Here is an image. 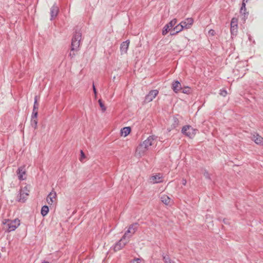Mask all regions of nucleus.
Wrapping results in <instances>:
<instances>
[{"label":"nucleus","instance_id":"f257e3e1","mask_svg":"<svg viewBox=\"0 0 263 263\" xmlns=\"http://www.w3.org/2000/svg\"><path fill=\"white\" fill-rule=\"evenodd\" d=\"M3 224L6 227V232H10L14 231L20 224V221L18 218L14 220L4 219Z\"/></svg>","mask_w":263,"mask_h":263},{"label":"nucleus","instance_id":"f03ea898","mask_svg":"<svg viewBox=\"0 0 263 263\" xmlns=\"http://www.w3.org/2000/svg\"><path fill=\"white\" fill-rule=\"evenodd\" d=\"M81 36V32L80 31L76 30L71 40V51H75L79 50Z\"/></svg>","mask_w":263,"mask_h":263},{"label":"nucleus","instance_id":"7ed1b4c3","mask_svg":"<svg viewBox=\"0 0 263 263\" xmlns=\"http://www.w3.org/2000/svg\"><path fill=\"white\" fill-rule=\"evenodd\" d=\"M156 139L154 136H149L146 140L140 143L137 147L136 152H139V153H144L148 148L149 146L153 145L154 140Z\"/></svg>","mask_w":263,"mask_h":263},{"label":"nucleus","instance_id":"20e7f679","mask_svg":"<svg viewBox=\"0 0 263 263\" xmlns=\"http://www.w3.org/2000/svg\"><path fill=\"white\" fill-rule=\"evenodd\" d=\"M196 129L189 125L183 126L181 130V132L183 134L190 138H192L194 137L196 135Z\"/></svg>","mask_w":263,"mask_h":263},{"label":"nucleus","instance_id":"39448f33","mask_svg":"<svg viewBox=\"0 0 263 263\" xmlns=\"http://www.w3.org/2000/svg\"><path fill=\"white\" fill-rule=\"evenodd\" d=\"M139 226V224L137 222L130 224L123 236L126 238H129L137 231Z\"/></svg>","mask_w":263,"mask_h":263},{"label":"nucleus","instance_id":"423d86ee","mask_svg":"<svg viewBox=\"0 0 263 263\" xmlns=\"http://www.w3.org/2000/svg\"><path fill=\"white\" fill-rule=\"evenodd\" d=\"M29 191L27 186H25L20 190L19 197H18V201L19 202H25L29 195Z\"/></svg>","mask_w":263,"mask_h":263},{"label":"nucleus","instance_id":"0eeeda50","mask_svg":"<svg viewBox=\"0 0 263 263\" xmlns=\"http://www.w3.org/2000/svg\"><path fill=\"white\" fill-rule=\"evenodd\" d=\"M176 23L177 20L176 18H174L171 21L168 23L166 24L162 29V35H166L170 31H171L172 28L176 25Z\"/></svg>","mask_w":263,"mask_h":263},{"label":"nucleus","instance_id":"6e6552de","mask_svg":"<svg viewBox=\"0 0 263 263\" xmlns=\"http://www.w3.org/2000/svg\"><path fill=\"white\" fill-rule=\"evenodd\" d=\"M126 238L123 236L119 241H118L114 247V251H118L122 249L128 242Z\"/></svg>","mask_w":263,"mask_h":263},{"label":"nucleus","instance_id":"1a4fd4ad","mask_svg":"<svg viewBox=\"0 0 263 263\" xmlns=\"http://www.w3.org/2000/svg\"><path fill=\"white\" fill-rule=\"evenodd\" d=\"M158 94V91L156 89L151 90L149 93L145 96L144 102L148 103L153 101V100Z\"/></svg>","mask_w":263,"mask_h":263},{"label":"nucleus","instance_id":"9d476101","mask_svg":"<svg viewBox=\"0 0 263 263\" xmlns=\"http://www.w3.org/2000/svg\"><path fill=\"white\" fill-rule=\"evenodd\" d=\"M59 12V7L56 4H54L50 8V20L54 19L57 16Z\"/></svg>","mask_w":263,"mask_h":263},{"label":"nucleus","instance_id":"9b49d317","mask_svg":"<svg viewBox=\"0 0 263 263\" xmlns=\"http://www.w3.org/2000/svg\"><path fill=\"white\" fill-rule=\"evenodd\" d=\"M25 166L23 165L18 168L16 173L18 176V179L22 181L26 179V177H23V175L26 174Z\"/></svg>","mask_w":263,"mask_h":263},{"label":"nucleus","instance_id":"f8f14e48","mask_svg":"<svg viewBox=\"0 0 263 263\" xmlns=\"http://www.w3.org/2000/svg\"><path fill=\"white\" fill-rule=\"evenodd\" d=\"M194 20L192 18H187L185 21H182L180 23L183 29L190 28L193 25Z\"/></svg>","mask_w":263,"mask_h":263},{"label":"nucleus","instance_id":"ddd939ff","mask_svg":"<svg viewBox=\"0 0 263 263\" xmlns=\"http://www.w3.org/2000/svg\"><path fill=\"white\" fill-rule=\"evenodd\" d=\"M129 44V41L126 40L121 43L120 45V51L121 54H125L127 53Z\"/></svg>","mask_w":263,"mask_h":263},{"label":"nucleus","instance_id":"4468645a","mask_svg":"<svg viewBox=\"0 0 263 263\" xmlns=\"http://www.w3.org/2000/svg\"><path fill=\"white\" fill-rule=\"evenodd\" d=\"M172 89L173 91L177 93L182 89L181 83L178 81H175L172 83Z\"/></svg>","mask_w":263,"mask_h":263},{"label":"nucleus","instance_id":"2eb2a0df","mask_svg":"<svg viewBox=\"0 0 263 263\" xmlns=\"http://www.w3.org/2000/svg\"><path fill=\"white\" fill-rule=\"evenodd\" d=\"M252 139L258 145H261L263 144V138L257 134L253 135Z\"/></svg>","mask_w":263,"mask_h":263},{"label":"nucleus","instance_id":"dca6fc26","mask_svg":"<svg viewBox=\"0 0 263 263\" xmlns=\"http://www.w3.org/2000/svg\"><path fill=\"white\" fill-rule=\"evenodd\" d=\"M162 181V176L160 174L153 176L151 178V181L153 183H160Z\"/></svg>","mask_w":263,"mask_h":263},{"label":"nucleus","instance_id":"f3484780","mask_svg":"<svg viewBox=\"0 0 263 263\" xmlns=\"http://www.w3.org/2000/svg\"><path fill=\"white\" fill-rule=\"evenodd\" d=\"M57 197V193L55 191H52L47 197V201L49 204H52L54 202V199Z\"/></svg>","mask_w":263,"mask_h":263},{"label":"nucleus","instance_id":"a211bd4d","mask_svg":"<svg viewBox=\"0 0 263 263\" xmlns=\"http://www.w3.org/2000/svg\"><path fill=\"white\" fill-rule=\"evenodd\" d=\"M246 6V4H245V3H242V5L240 9V13L243 15L244 21L246 20L249 15V12L247 11Z\"/></svg>","mask_w":263,"mask_h":263},{"label":"nucleus","instance_id":"6ab92c4d","mask_svg":"<svg viewBox=\"0 0 263 263\" xmlns=\"http://www.w3.org/2000/svg\"><path fill=\"white\" fill-rule=\"evenodd\" d=\"M37 115H36V113H35V112L34 113L33 115H31V125L32 127L34 129H36V127H37Z\"/></svg>","mask_w":263,"mask_h":263},{"label":"nucleus","instance_id":"aec40b11","mask_svg":"<svg viewBox=\"0 0 263 263\" xmlns=\"http://www.w3.org/2000/svg\"><path fill=\"white\" fill-rule=\"evenodd\" d=\"M173 123L171 125V128H168L167 129L168 132H170L172 129L176 128L179 125V120H178V119L177 118V117L176 116H174L173 117Z\"/></svg>","mask_w":263,"mask_h":263},{"label":"nucleus","instance_id":"412c9836","mask_svg":"<svg viewBox=\"0 0 263 263\" xmlns=\"http://www.w3.org/2000/svg\"><path fill=\"white\" fill-rule=\"evenodd\" d=\"M39 104L37 103V96H35L34 97V102L33 104V108L32 115H33L34 113H36V115H38V108H39Z\"/></svg>","mask_w":263,"mask_h":263},{"label":"nucleus","instance_id":"4be33fe9","mask_svg":"<svg viewBox=\"0 0 263 263\" xmlns=\"http://www.w3.org/2000/svg\"><path fill=\"white\" fill-rule=\"evenodd\" d=\"M131 132L130 127H125L121 129V134L122 136L126 137Z\"/></svg>","mask_w":263,"mask_h":263},{"label":"nucleus","instance_id":"5701e85b","mask_svg":"<svg viewBox=\"0 0 263 263\" xmlns=\"http://www.w3.org/2000/svg\"><path fill=\"white\" fill-rule=\"evenodd\" d=\"M161 200L165 204L168 205L170 204L171 199L168 196L164 195L161 197Z\"/></svg>","mask_w":263,"mask_h":263},{"label":"nucleus","instance_id":"b1692460","mask_svg":"<svg viewBox=\"0 0 263 263\" xmlns=\"http://www.w3.org/2000/svg\"><path fill=\"white\" fill-rule=\"evenodd\" d=\"M48 212L49 208L47 205H45L42 206L41 213L43 217L45 216L48 214Z\"/></svg>","mask_w":263,"mask_h":263},{"label":"nucleus","instance_id":"393cba45","mask_svg":"<svg viewBox=\"0 0 263 263\" xmlns=\"http://www.w3.org/2000/svg\"><path fill=\"white\" fill-rule=\"evenodd\" d=\"M183 29V27L182 26L181 23H180L177 26H176L173 28V31H175V33H178Z\"/></svg>","mask_w":263,"mask_h":263},{"label":"nucleus","instance_id":"a878e982","mask_svg":"<svg viewBox=\"0 0 263 263\" xmlns=\"http://www.w3.org/2000/svg\"><path fill=\"white\" fill-rule=\"evenodd\" d=\"M163 260H164L165 263H173V262L171 260L170 257L168 255H164V254L162 255Z\"/></svg>","mask_w":263,"mask_h":263},{"label":"nucleus","instance_id":"bb28decb","mask_svg":"<svg viewBox=\"0 0 263 263\" xmlns=\"http://www.w3.org/2000/svg\"><path fill=\"white\" fill-rule=\"evenodd\" d=\"M238 19L236 17H233L231 22V26L237 27Z\"/></svg>","mask_w":263,"mask_h":263},{"label":"nucleus","instance_id":"cd10ccee","mask_svg":"<svg viewBox=\"0 0 263 263\" xmlns=\"http://www.w3.org/2000/svg\"><path fill=\"white\" fill-rule=\"evenodd\" d=\"M230 30L232 35H236L237 32V27L231 26Z\"/></svg>","mask_w":263,"mask_h":263},{"label":"nucleus","instance_id":"c85d7f7f","mask_svg":"<svg viewBox=\"0 0 263 263\" xmlns=\"http://www.w3.org/2000/svg\"><path fill=\"white\" fill-rule=\"evenodd\" d=\"M98 103L99 104V105H100L102 111L104 112L106 110V107L105 106V105H104L102 100L99 99L98 100Z\"/></svg>","mask_w":263,"mask_h":263},{"label":"nucleus","instance_id":"c756f323","mask_svg":"<svg viewBox=\"0 0 263 263\" xmlns=\"http://www.w3.org/2000/svg\"><path fill=\"white\" fill-rule=\"evenodd\" d=\"M182 92L183 93L189 94L190 93L191 88L189 87H187L184 88H182Z\"/></svg>","mask_w":263,"mask_h":263},{"label":"nucleus","instance_id":"7c9ffc66","mask_svg":"<svg viewBox=\"0 0 263 263\" xmlns=\"http://www.w3.org/2000/svg\"><path fill=\"white\" fill-rule=\"evenodd\" d=\"M219 94L223 97H225L227 95V91L225 89H221Z\"/></svg>","mask_w":263,"mask_h":263},{"label":"nucleus","instance_id":"2f4dec72","mask_svg":"<svg viewBox=\"0 0 263 263\" xmlns=\"http://www.w3.org/2000/svg\"><path fill=\"white\" fill-rule=\"evenodd\" d=\"M204 176L208 179L211 180L210 175L208 171H205L204 172Z\"/></svg>","mask_w":263,"mask_h":263},{"label":"nucleus","instance_id":"473e14b6","mask_svg":"<svg viewBox=\"0 0 263 263\" xmlns=\"http://www.w3.org/2000/svg\"><path fill=\"white\" fill-rule=\"evenodd\" d=\"M85 158V155L82 150L81 151V157L80 158V160L81 161H83V159Z\"/></svg>","mask_w":263,"mask_h":263},{"label":"nucleus","instance_id":"72a5a7b5","mask_svg":"<svg viewBox=\"0 0 263 263\" xmlns=\"http://www.w3.org/2000/svg\"><path fill=\"white\" fill-rule=\"evenodd\" d=\"M92 88H93V93L95 94V98H97V89H96V88L95 87V86L94 84H93Z\"/></svg>","mask_w":263,"mask_h":263},{"label":"nucleus","instance_id":"f704fd0d","mask_svg":"<svg viewBox=\"0 0 263 263\" xmlns=\"http://www.w3.org/2000/svg\"><path fill=\"white\" fill-rule=\"evenodd\" d=\"M132 263H140V259L139 258H136L134 259Z\"/></svg>","mask_w":263,"mask_h":263},{"label":"nucleus","instance_id":"c9c22d12","mask_svg":"<svg viewBox=\"0 0 263 263\" xmlns=\"http://www.w3.org/2000/svg\"><path fill=\"white\" fill-rule=\"evenodd\" d=\"M75 53H74V51H73L72 53H71V51L69 54V56L71 58H73L75 56Z\"/></svg>","mask_w":263,"mask_h":263},{"label":"nucleus","instance_id":"e433bc0d","mask_svg":"<svg viewBox=\"0 0 263 263\" xmlns=\"http://www.w3.org/2000/svg\"><path fill=\"white\" fill-rule=\"evenodd\" d=\"M182 183L183 185H185L186 184V180L185 179H183L182 180Z\"/></svg>","mask_w":263,"mask_h":263},{"label":"nucleus","instance_id":"4c0bfd02","mask_svg":"<svg viewBox=\"0 0 263 263\" xmlns=\"http://www.w3.org/2000/svg\"><path fill=\"white\" fill-rule=\"evenodd\" d=\"M177 33H175V31H171V33H170V35H176Z\"/></svg>","mask_w":263,"mask_h":263},{"label":"nucleus","instance_id":"58836bf2","mask_svg":"<svg viewBox=\"0 0 263 263\" xmlns=\"http://www.w3.org/2000/svg\"><path fill=\"white\" fill-rule=\"evenodd\" d=\"M250 1V0H242V3H245V4H246V3H247Z\"/></svg>","mask_w":263,"mask_h":263},{"label":"nucleus","instance_id":"ea45409f","mask_svg":"<svg viewBox=\"0 0 263 263\" xmlns=\"http://www.w3.org/2000/svg\"><path fill=\"white\" fill-rule=\"evenodd\" d=\"M214 32V30H210L209 31V33H211L212 35H214V34H213Z\"/></svg>","mask_w":263,"mask_h":263},{"label":"nucleus","instance_id":"a19ab883","mask_svg":"<svg viewBox=\"0 0 263 263\" xmlns=\"http://www.w3.org/2000/svg\"><path fill=\"white\" fill-rule=\"evenodd\" d=\"M42 263H49V262L48 261H44L43 262H42Z\"/></svg>","mask_w":263,"mask_h":263},{"label":"nucleus","instance_id":"79ce46f5","mask_svg":"<svg viewBox=\"0 0 263 263\" xmlns=\"http://www.w3.org/2000/svg\"><path fill=\"white\" fill-rule=\"evenodd\" d=\"M223 222H224V223H226V221H225V219H223Z\"/></svg>","mask_w":263,"mask_h":263},{"label":"nucleus","instance_id":"37998d69","mask_svg":"<svg viewBox=\"0 0 263 263\" xmlns=\"http://www.w3.org/2000/svg\"><path fill=\"white\" fill-rule=\"evenodd\" d=\"M223 222H224V223H226V221H225V219H223Z\"/></svg>","mask_w":263,"mask_h":263}]
</instances>
